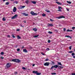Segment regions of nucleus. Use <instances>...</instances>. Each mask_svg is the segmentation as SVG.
I'll return each instance as SVG.
<instances>
[{
	"mask_svg": "<svg viewBox=\"0 0 75 75\" xmlns=\"http://www.w3.org/2000/svg\"><path fill=\"white\" fill-rule=\"evenodd\" d=\"M12 61L17 63H20V62H21V61H20V59H13Z\"/></svg>",
	"mask_w": 75,
	"mask_h": 75,
	"instance_id": "nucleus-1",
	"label": "nucleus"
},
{
	"mask_svg": "<svg viewBox=\"0 0 75 75\" xmlns=\"http://www.w3.org/2000/svg\"><path fill=\"white\" fill-rule=\"evenodd\" d=\"M11 66V63H8L6 64V67L8 68H10Z\"/></svg>",
	"mask_w": 75,
	"mask_h": 75,
	"instance_id": "nucleus-2",
	"label": "nucleus"
},
{
	"mask_svg": "<svg viewBox=\"0 0 75 75\" xmlns=\"http://www.w3.org/2000/svg\"><path fill=\"white\" fill-rule=\"evenodd\" d=\"M30 13L32 15V16H37L38 14L34 13L33 11H31L30 12Z\"/></svg>",
	"mask_w": 75,
	"mask_h": 75,
	"instance_id": "nucleus-3",
	"label": "nucleus"
},
{
	"mask_svg": "<svg viewBox=\"0 0 75 75\" xmlns=\"http://www.w3.org/2000/svg\"><path fill=\"white\" fill-rule=\"evenodd\" d=\"M33 73L34 74H36L37 75H41V73H38V71H33Z\"/></svg>",
	"mask_w": 75,
	"mask_h": 75,
	"instance_id": "nucleus-4",
	"label": "nucleus"
},
{
	"mask_svg": "<svg viewBox=\"0 0 75 75\" xmlns=\"http://www.w3.org/2000/svg\"><path fill=\"white\" fill-rule=\"evenodd\" d=\"M18 17V15L17 14H16L15 16H13L12 18H11V19L12 20H13V19H14L15 18H16L17 17Z\"/></svg>",
	"mask_w": 75,
	"mask_h": 75,
	"instance_id": "nucleus-5",
	"label": "nucleus"
},
{
	"mask_svg": "<svg viewBox=\"0 0 75 75\" xmlns=\"http://www.w3.org/2000/svg\"><path fill=\"white\" fill-rule=\"evenodd\" d=\"M58 65H54L53 66H52L51 68V69H53L54 68H58Z\"/></svg>",
	"mask_w": 75,
	"mask_h": 75,
	"instance_id": "nucleus-6",
	"label": "nucleus"
},
{
	"mask_svg": "<svg viewBox=\"0 0 75 75\" xmlns=\"http://www.w3.org/2000/svg\"><path fill=\"white\" fill-rule=\"evenodd\" d=\"M50 65V63L49 62H46L44 64V65L45 66H48Z\"/></svg>",
	"mask_w": 75,
	"mask_h": 75,
	"instance_id": "nucleus-7",
	"label": "nucleus"
},
{
	"mask_svg": "<svg viewBox=\"0 0 75 75\" xmlns=\"http://www.w3.org/2000/svg\"><path fill=\"white\" fill-rule=\"evenodd\" d=\"M65 18V17L64 16H61L56 18H58V19H60V18Z\"/></svg>",
	"mask_w": 75,
	"mask_h": 75,
	"instance_id": "nucleus-8",
	"label": "nucleus"
},
{
	"mask_svg": "<svg viewBox=\"0 0 75 75\" xmlns=\"http://www.w3.org/2000/svg\"><path fill=\"white\" fill-rule=\"evenodd\" d=\"M59 10H58V11H62V10H61V9H62V7L61 6H58V7Z\"/></svg>",
	"mask_w": 75,
	"mask_h": 75,
	"instance_id": "nucleus-9",
	"label": "nucleus"
},
{
	"mask_svg": "<svg viewBox=\"0 0 75 75\" xmlns=\"http://www.w3.org/2000/svg\"><path fill=\"white\" fill-rule=\"evenodd\" d=\"M17 11V8L16 7H14L13 9V11L14 12V13H15L16 11Z\"/></svg>",
	"mask_w": 75,
	"mask_h": 75,
	"instance_id": "nucleus-10",
	"label": "nucleus"
},
{
	"mask_svg": "<svg viewBox=\"0 0 75 75\" xmlns=\"http://www.w3.org/2000/svg\"><path fill=\"white\" fill-rule=\"evenodd\" d=\"M22 14H23V16H28V14L25 13H22Z\"/></svg>",
	"mask_w": 75,
	"mask_h": 75,
	"instance_id": "nucleus-11",
	"label": "nucleus"
},
{
	"mask_svg": "<svg viewBox=\"0 0 75 75\" xmlns=\"http://www.w3.org/2000/svg\"><path fill=\"white\" fill-rule=\"evenodd\" d=\"M56 3H57V4H58L59 5H62V3H60L59 2L56 1Z\"/></svg>",
	"mask_w": 75,
	"mask_h": 75,
	"instance_id": "nucleus-12",
	"label": "nucleus"
},
{
	"mask_svg": "<svg viewBox=\"0 0 75 75\" xmlns=\"http://www.w3.org/2000/svg\"><path fill=\"white\" fill-rule=\"evenodd\" d=\"M25 3H26L27 4H29V1H28V0H27L26 1H25Z\"/></svg>",
	"mask_w": 75,
	"mask_h": 75,
	"instance_id": "nucleus-13",
	"label": "nucleus"
},
{
	"mask_svg": "<svg viewBox=\"0 0 75 75\" xmlns=\"http://www.w3.org/2000/svg\"><path fill=\"white\" fill-rule=\"evenodd\" d=\"M58 67L59 69H62V68H64V67L63 66H59Z\"/></svg>",
	"mask_w": 75,
	"mask_h": 75,
	"instance_id": "nucleus-14",
	"label": "nucleus"
},
{
	"mask_svg": "<svg viewBox=\"0 0 75 75\" xmlns=\"http://www.w3.org/2000/svg\"><path fill=\"white\" fill-rule=\"evenodd\" d=\"M23 52H25L26 53L28 52L27 51V50L26 49H23Z\"/></svg>",
	"mask_w": 75,
	"mask_h": 75,
	"instance_id": "nucleus-15",
	"label": "nucleus"
},
{
	"mask_svg": "<svg viewBox=\"0 0 75 75\" xmlns=\"http://www.w3.org/2000/svg\"><path fill=\"white\" fill-rule=\"evenodd\" d=\"M48 26H51V27H52V26H53V25H52V24H48Z\"/></svg>",
	"mask_w": 75,
	"mask_h": 75,
	"instance_id": "nucleus-16",
	"label": "nucleus"
},
{
	"mask_svg": "<svg viewBox=\"0 0 75 75\" xmlns=\"http://www.w3.org/2000/svg\"><path fill=\"white\" fill-rule=\"evenodd\" d=\"M33 30L35 31H37V28H33Z\"/></svg>",
	"mask_w": 75,
	"mask_h": 75,
	"instance_id": "nucleus-17",
	"label": "nucleus"
},
{
	"mask_svg": "<svg viewBox=\"0 0 75 75\" xmlns=\"http://www.w3.org/2000/svg\"><path fill=\"white\" fill-rule=\"evenodd\" d=\"M65 37H67L68 38H70V39L72 38V37H70V36H69L66 35V36H65Z\"/></svg>",
	"mask_w": 75,
	"mask_h": 75,
	"instance_id": "nucleus-18",
	"label": "nucleus"
},
{
	"mask_svg": "<svg viewBox=\"0 0 75 75\" xmlns=\"http://www.w3.org/2000/svg\"><path fill=\"white\" fill-rule=\"evenodd\" d=\"M58 65H60L61 66H62V65L61 64V62H58Z\"/></svg>",
	"mask_w": 75,
	"mask_h": 75,
	"instance_id": "nucleus-19",
	"label": "nucleus"
},
{
	"mask_svg": "<svg viewBox=\"0 0 75 75\" xmlns=\"http://www.w3.org/2000/svg\"><path fill=\"white\" fill-rule=\"evenodd\" d=\"M32 3H33V4H36V1H32Z\"/></svg>",
	"mask_w": 75,
	"mask_h": 75,
	"instance_id": "nucleus-20",
	"label": "nucleus"
},
{
	"mask_svg": "<svg viewBox=\"0 0 75 75\" xmlns=\"http://www.w3.org/2000/svg\"><path fill=\"white\" fill-rule=\"evenodd\" d=\"M51 75H56V74H57V73H51Z\"/></svg>",
	"mask_w": 75,
	"mask_h": 75,
	"instance_id": "nucleus-21",
	"label": "nucleus"
},
{
	"mask_svg": "<svg viewBox=\"0 0 75 75\" xmlns=\"http://www.w3.org/2000/svg\"><path fill=\"white\" fill-rule=\"evenodd\" d=\"M39 36V35H36L34 37L35 38H37V37H38Z\"/></svg>",
	"mask_w": 75,
	"mask_h": 75,
	"instance_id": "nucleus-22",
	"label": "nucleus"
},
{
	"mask_svg": "<svg viewBox=\"0 0 75 75\" xmlns=\"http://www.w3.org/2000/svg\"><path fill=\"white\" fill-rule=\"evenodd\" d=\"M17 38L18 39H21V37H20V36H17Z\"/></svg>",
	"mask_w": 75,
	"mask_h": 75,
	"instance_id": "nucleus-23",
	"label": "nucleus"
},
{
	"mask_svg": "<svg viewBox=\"0 0 75 75\" xmlns=\"http://www.w3.org/2000/svg\"><path fill=\"white\" fill-rule=\"evenodd\" d=\"M2 20L4 21H6V20L5 19V17H4L2 18Z\"/></svg>",
	"mask_w": 75,
	"mask_h": 75,
	"instance_id": "nucleus-24",
	"label": "nucleus"
},
{
	"mask_svg": "<svg viewBox=\"0 0 75 75\" xmlns=\"http://www.w3.org/2000/svg\"><path fill=\"white\" fill-rule=\"evenodd\" d=\"M67 3L69 4H71V1H67Z\"/></svg>",
	"mask_w": 75,
	"mask_h": 75,
	"instance_id": "nucleus-25",
	"label": "nucleus"
},
{
	"mask_svg": "<svg viewBox=\"0 0 75 75\" xmlns=\"http://www.w3.org/2000/svg\"><path fill=\"white\" fill-rule=\"evenodd\" d=\"M46 15L45 14L43 13L42 14V16H43V17H45Z\"/></svg>",
	"mask_w": 75,
	"mask_h": 75,
	"instance_id": "nucleus-26",
	"label": "nucleus"
},
{
	"mask_svg": "<svg viewBox=\"0 0 75 75\" xmlns=\"http://www.w3.org/2000/svg\"><path fill=\"white\" fill-rule=\"evenodd\" d=\"M6 5H8V4H9V2H7L6 3Z\"/></svg>",
	"mask_w": 75,
	"mask_h": 75,
	"instance_id": "nucleus-27",
	"label": "nucleus"
},
{
	"mask_svg": "<svg viewBox=\"0 0 75 75\" xmlns=\"http://www.w3.org/2000/svg\"><path fill=\"white\" fill-rule=\"evenodd\" d=\"M24 7H25V6H23L21 7L20 8L21 9V8H24Z\"/></svg>",
	"mask_w": 75,
	"mask_h": 75,
	"instance_id": "nucleus-28",
	"label": "nucleus"
},
{
	"mask_svg": "<svg viewBox=\"0 0 75 75\" xmlns=\"http://www.w3.org/2000/svg\"><path fill=\"white\" fill-rule=\"evenodd\" d=\"M71 55H72V56H74L75 55V53H72L71 54Z\"/></svg>",
	"mask_w": 75,
	"mask_h": 75,
	"instance_id": "nucleus-29",
	"label": "nucleus"
},
{
	"mask_svg": "<svg viewBox=\"0 0 75 75\" xmlns=\"http://www.w3.org/2000/svg\"><path fill=\"white\" fill-rule=\"evenodd\" d=\"M48 33L49 34H52V32L50 31H49Z\"/></svg>",
	"mask_w": 75,
	"mask_h": 75,
	"instance_id": "nucleus-30",
	"label": "nucleus"
},
{
	"mask_svg": "<svg viewBox=\"0 0 75 75\" xmlns=\"http://www.w3.org/2000/svg\"><path fill=\"white\" fill-rule=\"evenodd\" d=\"M1 55H4V52H2L1 53Z\"/></svg>",
	"mask_w": 75,
	"mask_h": 75,
	"instance_id": "nucleus-31",
	"label": "nucleus"
},
{
	"mask_svg": "<svg viewBox=\"0 0 75 75\" xmlns=\"http://www.w3.org/2000/svg\"><path fill=\"white\" fill-rule=\"evenodd\" d=\"M20 51V48H18L17 49V51Z\"/></svg>",
	"mask_w": 75,
	"mask_h": 75,
	"instance_id": "nucleus-32",
	"label": "nucleus"
},
{
	"mask_svg": "<svg viewBox=\"0 0 75 75\" xmlns=\"http://www.w3.org/2000/svg\"><path fill=\"white\" fill-rule=\"evenodd\" d=\"M63 31L64 32H65L66 31V28H64L63 29Z\"/></svg>",
	"mask_w": 75,
	"mask_h": 75,
	"instance_id": "nucleus-33",
	"label": "nucleus"
},
{
	"mask_svg": "<svg viewBox=\"0 0 75 75\" xmlns=\"http://www.w3.org/2000/svg\"><path fill=\"white\" fill-rule=\"evenodd\" d=\"M12 37L13 38H16V37L14 36V35H12Z\"/></svg>",
	"mask_w": 75,
	"mask_h": 75,
	"instance_id": "nucleus-34",
	"label": "nucleus"
},
{
	"mask_svg": "<svg viewBox=\"0 0 75 75\" xmlns=\"http://www.w3.org/2000/svg\"><path fill=\"white\" fill-rule=\"evenodd\" d=\"M17 74H18L17 72H16V71L14 72V74H15V75H17Z\"/></svg>",
	"mask_w": 75,
	"mask_h": 75,
	"instance_id": "nucleus-35",
	"label": "nucleus"
},
{
	"mask_svg": "<svg viewBox=\"0 0 75 75\" xmlns=\"http://www.w3.org/2000/svg\"><path fill=\"white\" fill-rule=\"evenodd\" d=\"M71 48H72V46H70L69 47V50H71Z\"/></svg>",
	"mask_w": 75,
	"mask_h": 75,
	"instance_id": "nucleus-36",
	"label": "nucleus"
},
{
	"mask_svg": "<svg viewBox=\"0 0 75 75\" xmlns=\"http://www.w3.org/2000/svg\"><path fill=\"white\" fill-rule=\"evenodd\" d=\"M49 61V59H45V61Z\"/></svg>",
	"mask_w": 75,
	"mask_h": 75,
	"instance_id": "nucleus-37",
	"label": "nucleus"
},
{
	"mask_svg": "<svg viewBox=\"0 0 75 75\" xmlns=\"http://www.w3.org/2000/svg\"><path fill=\"white\" fill-rule=\"evenodd\" d=\"M50 21H52V22L54 21V20H52V19H50Z\"/></svg>",
	"mask_w": 75,
	"mask_h": 75,
	"instance_id": "nucleus-38",
	"label": "nucleus"
},
{
	"mask_svg": "<svg viewBox=\"0 0 75 75\" xmlns=\"http://www.w3.org/2000/svg\"><path fill=\"white\" fill-rule=\"evenodd\" d=\"M72 52H73V51H70L69 52V53H72Z\"/></svg>",
	"mask_w": 75,
	"mask_h": 75,
	"instance_id": "nucleus-39",
	"label": "nucleus"
},
{
	"mask_svg": "<svg viewBox=\"0 0 75 75\" xmlns=\"http://www.w3.org/2000/svg\"><path fill=\"white\" fill-rule=\"evenodd\" d=\"M41 54H42V55H45V54H44V53H42V52H41Z\"/></svg>",
	"mask_w": 75,
	"mask_h": 75,
	"instance_id": "nucleus-40",
	"label": "nucleus"
},
{
	"mask_svg": "<svg viewBox=\"0 0 75 75\" xmlns=\"http://www.w3.org/2000/svg\"><path fill=\"white\" fill-rule=\"evenodd\" d=\"M22 69H24V70L26 69H25V68L24 67H22Z\"/></svg>",
	"mask_w": 75,
	"mask_h": 75,
	"instance_id": "nucleus-41",
	"label": "nucleus"
},
{
	"mask_svg": "<svg viewBox=\"0 0 75 75\" xmlns=\"http://www.w3.org/2000/svg\"><path fill=\"white\" fill-rule=\"evenodd\" d=\"M72 30H74V29H75V27H72Z\"/></svg>",
	"mask_w": 75,
	"mask_h": 75,
	"instance_id": "nucleus-42",
	"label": "nucleus"
},
{
	"mask_svg": "<svg viewBox=\"0 0 75 75\" xmlns=\"http://www.w3.org/2000/svg\"><path fill=\"white\" fill-rule=\"evenodd\" d=\"M46 50L47 51H49V50H50V48H47V49H46Z\"/></svg>",
	"mask_w": 75,
	"mask_h": 75,
	"instance_id": "nucleus-43",
	"label": "nucleus"
},
{
	"mask_svg": "<svg viewBox=\"0 0 75 75\" xmlns=\"http://www.w3.org/2000/svg\"><path fill=\"white\" fill-rule=\"evenodd\" d=\"M67 32H70V30L69 29H68L67 30Z\"/></svg>",
	"mask_w": 75,
	"mask_h": 75,
	"instance_id": "nucleus-44",
	"label": "nucleus"
},
{
	"mask_svg": "<svg viewBox=\"0 0 75 75\" xmlns=\"http://www.w3.org/2000/svg\"><path fill=\"white\" fill-rule=\"evenodd\" d=\"M51 41H50V40H48V43H50Z\"/></svg>",
	"mask_w": 75,
	"mask_h": 75,
	"instance_id": "nucleus-45",
	"label": "nucleus"
},
{
	"mask_svg": "<svg viewBox=\"0 0 75 75\" xmlns=\"http://www.w3.org/2000/svg\"><path fill=\"white\" fill-rule=\"evenodd\" d=\"M17 31H20V29H17L16 30Z\"/></svg>",
	"mask_w": 75,
	"mask_h": 75,
	"instance_id": "nucleus-46",
	"label": "nucleus"
},
{
	"mask_svg": "<svg viewBox=\"0 0 75 75\" xmlns=\"http://www.w3.org/2000/svg\"><path fill=\"white\" fill-rule=\"evenodd\" d=\"M4 58V57H1V59H3Z\"/></svg>",
	"mask_w": 75,
	"mask_h": 75,
	"instance_id": "nucleus-47",
	"label": "nucleus"
},
{
	"mask_svg": "<svg viewBox=\"0 0 75 75\" xmlns=\"http://www.w3.org/2000/svg\"><path fill=\"white\" fill-rule=\"evenodd\" d=\"M71 75H75V73H73L71 74Z\"/></svg>",
	"mask_w": 75,
	"mask_h": 75,
	"instance_id": "nucleus-48",
	"label": "nucleus"
},
{
	"mask_svg": "<svg viewBox=\"0 0 75 75\" xmlns=\"http://www.w3.org/2000/svg\"><path fill=\"white\" fill-rule=\"evenodd\" d=\"M47 11V13H50V11Z\"/></svg>",
	"mask_w": 75,
	"mask_h": 75,
	"instance_id": "nucleus-49",
	"label": "nucleus"
},
{
	"mask_svg": "<svg viewBox=\"0 0 75 75\" xmlns=\"http://www.w3.org/2000/svg\"><path fill=\"white\" fill-rule=\"evenodd\" d=\"M7 37H9V38H10V35H7Z\"/></svg>",
	"mask_w": 75,
	"mask_h": 75,
	"instance_id": "nucleus-50",
	"label": "nucleus"
},
{
	"mask_svg": "<svg viewBox=\"0 0 75 75\" xmlns=\"http://www.w3.org/2000/svg\"><path fill=\"white\" fill-rule=\"evenodd\" d=\"M21 27H24V26H23L22 25H21Z\"/></svg>",
	"mask_w": 75,
	"mask_h": 75,
	"instance_id": "nucleus-51",
	"label": "nucleus"
},
{
	"mask_svg": "<svg viewBox=\"0 0 75 75\" xmlns=\"http://www.w3.org/2000/svg\"><path fill=\"white\" fill-rule=\"evenodd\" d=\"M35 66V64H33L32 67H34Z\"/></svg>",
	"mask_w": 75,
	"mask_h": 75,
	"instance_id": "nucleus-52",
	"label": "nucleus"
},
{
	"mask_svg": "<svg viewBox=\"0 0 75 75\" xmlns=\"http://www.w3.org/2000/svg\"><path fill=\"white\" fill-rule=\"evenodd\" d=\"M23 22L24 23H26V21H23Z\"/></svg>",
	"mask_w": 75,
	"mask_h": 75,
	"instance_id": "nucleus-53",
	"label": "nucleus"
},
{
	"mask_svg": "<svg viewBox=\"0 0 75 75\" xmlns=\"http://www.w3.org/2000/svg\"><path fill=\"white\" fill-rule=\"evenodd\" d=\"M67 11H69V9L67 8Z\"/></svg>",
	"mask_w": 75,
	"mask_h": 75,
	"instance_id": "nucleus-54",
	"label": "nucleus"
},
{
	"mask_svg": "<svg viewBox=\"0 0 75 75\" xmlns=\"http://www.w3.org/2000/svg\"><path fill=\"white\" fill-rule=\"evenodd\" d=\"M15 3L16 4H17L18 3V2L17 1L15 2Z\"/></svg>",
	"mask_w": 75,
	"mask_h": 75,
	"instance_id": "nucleus-55",
	"label": "nucleus"
},
{
	"mask_svg": "<svg viewBox=\"0 0 75 75\" xmlns=\"http://www.w3.org/2000/svg\"><path fill=\"white\" fill-rule=\"evenodd\" d=\"M72 31H73L72 30H70V32H71Z\"/></svg>",
	"mask_w": 75,
	"mask_h": 75,
	"instance_id": "nucleus-56",
	"label": "nucleus"
},
{
	"mask_svg": "<svg viewBox=\"0 0 75 75\" xmlns=\"http://www.w3.org/2000/svg\"><path fill=\"white\" fill-rule=\"evenodd\" d=\"M73 58H75V56H73Z\"/></svg>",
	"mask_w": 75,
	"mask_h": 75,
	"instance_id": "nucleus-57",
	"label": "nucleus"
},
{
	"mask_svg": "<svg viewBox=\"0 0 75 75\" xmlns=\"http://www.w3.org/2000/svg\"><path fill=\"white\" fill-rule=\"evenodd\" d=\"M6 0H3V1H6Z\"/></svg>",
	"mask_w": 75,
	"mask_h": 75,
	"instance_id": "nucleus-58",
	"label": "nucleus"
},
{
	"mask_svg": "<svg viewBox=\"0 0 75 75\" xmlns=\"http://www.w3.org/2000/svg\"><path fill=\"white\" fill-rule=\"evenodd\" d=\"M11 1H14V0H11Z\"/></svg>",
	"mask_w": 75,
	"mask_h": 75,
	"instance_id": "nucleus-59",
	"label": "nucleus"
},
{
	"mask_svg": "<svg viewBox=\"0 0 75 75\" xmlns=\"http://www.w3.org/2000/svg\"><path fill=\"white\" fill-rule=\"evenodd\" d=\"M74 51H75V49H74Z\"/></svg>",
	"mask_w": 75,
	"mask_h": 75,
	"instance_id": "nucleus-60",
	"label": "nucleus"
},
{
	"mask_svg": "<svg viewBox=\"0 0 75 75\" xmlns=\"http://www.w3.org/2000/svg\"><path fill=\"white\" fill-rule=\"evenodd\" d=\"M24 48V47H22V48Z\"/></svg>",
	"mask_w": 75,
	"mask_h": 75,
	"instance_id": "nucleus-61",
	"label": "nucleus"
},
{
	"mask_svg": "<svg viewBox=\"0 0 75 75\" xmlns=\"http://www.w3.org/2000/svg\"><path fill=\"white\" fill-rule=\"evenodd\" d=\"M56 69H54V70H56Z\"/></svg>",
	"mask_w": 75,
	"mask_h": 75,
	"instance_id": "nucleus-62",
	"label": "nucleus"
}]
</instances>
